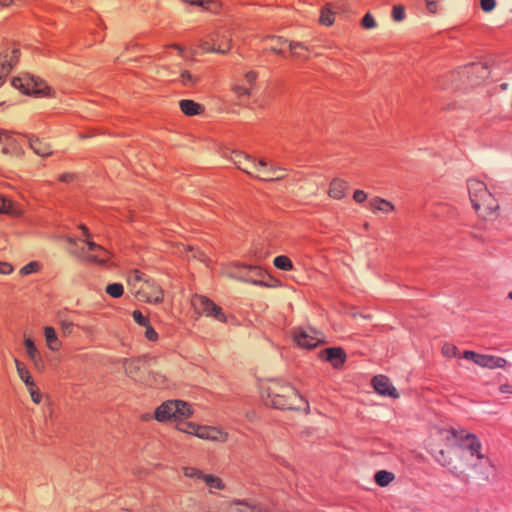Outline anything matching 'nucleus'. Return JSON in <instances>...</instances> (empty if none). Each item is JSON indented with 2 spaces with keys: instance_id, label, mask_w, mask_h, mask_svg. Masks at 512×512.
<instances>
[{
  "instance_id": "nucleus-1",
  "label": "nucleus",
  "mask_w": 512,
  "mask_h": 512,
  "mask_svg": "<svg viewBox=\"0 0 512 512\" xmlns=\"http://www.w3.org/2000/svg\"><path fill=\"white\" fill-rule=\"evenodd\" d=\"M262 397L267 405L276 409H301L303 397L290 384L281 380H269L262 387Z\"/></svg>"
},
{
  "instance_id": "nucleus-2",
  "label": "nucleus",
  "mask_w": 512,
  "mask_h": 512,
  "mask_svg": "<svg viewBox=\"0 0 512 512\" xmlns=\"http://www.w3.org/2000/svg\"><path fill=\"white\" fill-rule=\"evenodd\" d=\"M446 433V440L454 439L462 451L467 452L471 459H475V462L469 465L472 470L478 469L483 464L492 465L491 459L483 453L482 443L476 434L465 429H450Z\"/></svg>"
},
{
  "instance_id": "nucleus-3",
  "label": "nucleus",
  "mask_w": 512,
  "mask_h": 512,
  "mask_svg": "<svg viewBox=\"0 0 512 512\" xmlns=\"http://www.w3.org/2000/svg\"><path fill=\"white\" fill-rule=\"evenodd\" d=\"M467 189L472 206L478 216L483 219L495 218L499 205L485 183L477 179H469Z\"/></svg>"
},
{
  "instance_id": "nucleus-4",
  "label": "nucleus",
  "mask_w": 512,
  "mask_h": 512,
  "mask_svg": "<svg viewBox=\"0 0 512 512\" xmlns=\"http://www.w3.org/2000/svg\"><path fill=\"white\" fill-rule=\"evenodd\" d=\"M192 415L190 405L182 400H167L158 406L154 417L159 422L178 421Z\"/></svg>"
},
{
  "instance_id": "nucleus-5",
  "label": "nucleus",
  "mask_w": 512,
  "mask_h": 512,
  "mask_svg": "<svg viewBox=\"0 0 512 512\" xmlns=\"http://www.w3.org/2000/svg\"><path fill=\"white\" fill-rule=\"evenodd\" d=\"M224 274L230 278L252 283L254 285H266L263 280V271L255 264H241L234 262L227 267Z\"/></svg>"
},
{
  "instance_id": "nucleus-6",
  "label": "nucleus",
  "mask_w": 512,
  "mask_h": 512,
  "mask_svg": "<svg viewBox=\"0 0 512 512\" xmlns=\"http://www.w3.org/2000/svg\"><path fill=\"white\" fill-rule=\"evenodd\" d=\"M81 230V236L78 239H74L70 236H65V241L68 245V251L72 254L82 253H104L105 248L99 244H96L91 240V234L86 226H79Z\"/></svg>"
},
{
  "instance_id": "nucleus-7",
  "label": "nucleus",
  "mask_w": 512,
  "mask_h": 512,
  "mask_svg": "<svg viewBox=\"0 0 512 512\" xmlns=\"http://www.w3.org/2000/svg\"><path fill=\"white\" fill-rule=\"evenodd\" d=\"M156 362V357L145 355L135 359L124 360L123 368L128 377L144 384L149 368L156 364Z\"/></svg>"
},
{
  "instance_id": "nucleus-8",
  "label": "nucleus",
  "mask_w": 512,
  "mask_h": 512,
  "mask_svg": "<svg viewBox=\"0 0 512 512\" xmlns=\"http://www.w3.org/2000/svg\"><path fill=\"white\" fill-rule=\"evenodd\" d=\"M191 303L196 313L213 318L220 323L227 322V316L222 307L208 297L196 294L193 296Z\"/></svg>"
},
{
  "instance_id": "nucleus-9",
  "label": "nucleus",
  "mask_w": 512,
  "mask_h": 512,
  "mask_svg": "<svg viewBox=\"0 0 512 512\" xmlns=\"http://www.w3.org/2000/svg\"><path fill=\"white\" fill-rule=\"evenodd\" d=\"M12 85L16 89L21 90L26 94H37L42 96L50 95V87L38 77L32 75H25L23 77H15L12 80Z\"/></svg>"
},
{
  "instance_id": "nucleus-10",
  "label": "nucleus",
  "mask_w": 512,
  "mask_h": 512,
  "mask_svg": "<svg viewBox=\"0 0 512 512\" xmlns=\"http://www.w3.org/2000/svg\"><path fill=\"white\" fill-rule=\"evenodd\" d=\"M199 48L205 52L227 53L231 49V38L226 33L215 32L209 35L207 39L199 42Z\"/></svg>"
},
{
  "instance_id": "nucleus-11",
  "label": "nucleus",
  "mask_w": 512,
  "mask_h": 512,
  "mask_svg": "<svg viewBox=\"0 0 512 512\" xmlns=\"http://www.w3.org/2000/svg\"><path fill=\"white\" fill-rule=\"evenodd\" d=\"M20 58V50L16 46L5 47L0 51V86L5 82Z\"/></svg>"
},
{
  "instance_id": "nucleus-12",
  "label": "nucleus",
  "mask_w": 512,
  "mask_h": 512,
  "mask_svg": "<svg viewBox=\"0 0 512 512\" xmlns=\"http://www.w3.org/2000/svg\"><path fill=\"white\" fill-rule=\"evenodd\" d=\"M258 172L255 174V178L262 181H278L282 180L287 176L286 169L270 165L264 159H260L257 162Z\"/></svg>"
},
{
  "instance_id": "nucleus-13",
  "label": "nucleus",
  "mask_w": 512,
  "mask_h": 512,
  "mask_svg": "<svg viewBox=\"0 0 512 512\" xmlns=\"http://www.w3.org/2000/svg\"><path fill=\"white\" fill-rule=\"evenodd\" d=\"M294 339L299 346L307 349L314 348L324 341L323 334L313 328L298 330Z\"/></svg>"
},
{
  "instance_id": "nucleus-14",
  "label": "nucleus",
  "mask_w": 512,
  "mask_h": 512,
  "mask_svg": "<svg viewBox=\"0 0 512 512\" xmlns=\"http://www.w3.org/2000/svg\"><path fill=\"white\" fill-rule=\"evenodd\" d=\"M258 74L255 71H248L243 76V83H236L232 87L235 95L241 99L243 97L249 98L256 88Z\"/></svg>"
},
{
  "instance_id": "nucleus-15",
  "label": "nucleus",
  "mask_w": 512,
  "mask_h": 512,
  "mask_svg": "<svg viewBox=\"0 0 512 512\" xmlns=\"http://www.w3.org/2000/svg\"><path fill=\"white\" fill-rule=\"evenodd\" d=\"M169 77L170 82L187 88L195 87L200 82L199 75L186 69L179 72L171 71Z\"/></svg>"
},
{
  "instance_id": "nucleus-16",
  "label": "nucleus",
  "mask_w": 512,
  "mask_h": 512,
  "mask_svg": "<svg viewBox=\"0 0 512 512\" xmlns=\"http://www.w3.org/2000/svg\"><path fill=\"white\" fill-rule=\"evenodd\" d=\"M233 163L237 166L238 169L247 173L248 175L255 177V174L258 172L257 162L252 159L250 156L245 155L240 152H235L231 157Z\"/></svg>"
},
{
  "instance_id": "nucleus-17",
  "label": "nucleus",
  "mask_w": 512,
  "mask_h": 512,
  "mask_svg": "<svg viewBox=\"0 0 512 512\" xmlns=\"http://www.w3.org/2000/svg\"><path fill=\"white\" fill-rule=\"evenodd\" d=\"M372 384L377 393L384 396H389L392 398H398L397 390L394 386H392L388 377L383 375L375 376L372 379Z\"/></svg>"
},
{
  "instance_id": "nucleus-18",
  "label": "nucleus",
  "mask_w": 512,
  "mask_h": 512,
  "mask_svg": "<svg viewBox=\"0 0 512 512\" xmlns=\"http://www.w3.org/2000/svg\"><path fill=\"white\" fill-rule=\"evenodd\" d=\"M145 287L137 296L139 300L155 304L163 301V290L158 285L151 281Z\"/></svg>"
},
{
  "instance_id": "nucleus-19",
  "label": "nucleus",
  "mask_w": 512,
  "mask_h": 512,
  "mask_svg": "<svg viewBox=\"0 0 512 512\" xmlns=\"http://www.w3.org/2000/svg\"><path fill=\"white\" fill-rule=\"evenodd\" d=\"M151 281L145 278L144 273L135 269L132 270L128 275V286L130 291L137 297L141 293L145 285H148Z\"/></svg>"
},
{
  "instance_id": "nucleus-20",
  "label": "nucleus",
  "mask_w": 512,
  "mask_h": 512,
  "mask_svg": "<svg viewBox=\"0 0 512 512\" xmlns=\"http://www.w3.org/2000/svg\"><path fill=\"white\" fill-rule=\"evenodd\" d=\"M321 357L330 362L331 365L338 369L342 367L346 360V354L340 347L327 348L321 352Z\"/></svg>"
},
{
  "instance_id": "nucleus-21",
  "label": "nucleus",
  "mask_w": 512,
  "mask_h": 512,
  "mask_svg": "<svg viewBox=\"0 0 512 512\" xmlns=\"http://www.w3.org/2000/svg\"><path fill=\"white\" fill-rule=\"evenodd\" d=\"M28 144L31 150L40 157H48L53 154L51 144L35 135L28 136Z\"/></svg>"
},
{
  "instance_id": "nucleus-22",
  "label": "nucleus",
  "mask_w": 512,
  "mask_h": 512,
  "mask_svg": "<svg viewBox=\"0 0 512 512\" xmlns=\"http://www.w3.org/2000/svg\"><path fill=\"white\" fill-rule=\"evenodd\" d=\"M24 346L26 349V353H27L29 359L31 360V362L33 363L35 369L38 371H43L44 367H45L44 361L40 355V352L36 348L33 340L30 338L25 339Z\"/></svg>"
},
{
  "instance_id": "nucleus-23",
  "label": "nucleus",
  "mask_w": 512,
  "mask_h": 512,
  "mask_svg": "<svg viewBox=\"0 0 512 512\" xmlns=\"http://www.w3.org/2000/svg\"><path fill=\"white\" fill-rule=\"evenodd\" d=\"M507 361L506 359L498 356L493 355H486V354H479L477 357L476 365L488 368V369H495V368H504Z\"/></svg>"
},
{
  "instance_id": "nucleus-24",
  "label": "nucleus",
  "mask_w": 512,
  "mask_h": 512,
  "mask_svg": "<svg viewBox=\"0 0 512 512\" xmlns=\"http://www.w3.org/2000/svg\"><path fill=\"white\" fill-rule=\"evenodd\" d=\"M348 189V183L339 178H335L330 182L328 195L331 198L340 200L346 196V191Z\"/></svg>"
},
{
  "instance_id": "nucleus-25",
  "label": "nucleus",
  "mask_w": 512,
  "mask_h": 512,
  "mask_svg": "<svg viewBox=\"0 0 512 512\" xmlns=\"http://www.w3.org/2000/svg\"><path fill=\"white\" fill-rule=\"evenodd\" d=\"M368 208L373 213L382 212L385 214H388L395 210V206L390 201L380 197L371 198L368 202Z\"/></svg>"
},
{
  "instance_id": "nucleus-26",
  "label": "nucleus",
  "mask_w": 512,
  "mask_h": 512,
  "mask_svg": "<svg viewBox=\"0 0 512 512\" xmlns=\"http://www.w3.org/2000/svg\"><path fill=\"white\" fill-rule=\"evenodd\" d=\"M467 74L474 77V82L486 79L489 74V67L484 63H471L465 67Z\"/></svg>"
},
{
  "instance_id": "nucleus-27",
  "label": "nucleus",
  "mask_w": 512,
  "mask_h": 512,
  "mask_svg": "<svg viewBox=\"0 0 512 512\" xmlns=\"http://www.w3.org/2000/svg\"><path fill=\"white\" fill-rule=\"evenodd\" d=\"M179 107L187 116L200 115L204 112V107L201 104L189 99L181 100L179 102Z\"/></svg>"
},
{
  "instance_id": "nucleus-28",
  "label": "nucleus",
  "mask_w": 512,
  "mask_h": 512,
  "mask_svg": "<svg viewBox=\"0 0 512 512\" xmlns=\"http://www.w3.org/2000/svg\"><path fill=\"white\" fill-rule=\"evenodd\" d=\"M144 384L152 387H165L167 377L161 372L148 370Z\"/></svg>"
},
{
  "instance_id": "nucleus-29",
  "label": "nucleus",
  "mask_w": 512,
  "mask_h": 512,
  "mask_svg": "<svg viewBox=\"0 0 512 512\" xmlns=\"http://www.w3.org/2000/svg\"><path fill=\"white\" fill-rule=\"evenodd\" d=\"M286 42L287 40L280 36H268L264 39V46L267 50H270L277 54H282L281 47Z\"/></svg>"
},
{
  "instance_id": "nucleus-30",
  "label": "nucleus",
  "mask_w": 512,
  "mask_h": 512,
  "mask_svg": "<svg viewBox=\"0 0 512 512\" xmlns=\"http://www.w3.org/2000/svg\"><path fill=\"white\" fill-rule=\"evenodd\" d=\"M261 505H252L244 501L232 502L227 512H260Z\"/></svg>"
},
{
  "instance_id": "nucleus-31",
  "label": "nucleus",
  "mask_w": 512,
  "mask_h": 512,
  "mask_svg": "<svg viewBox=\"0 0 512 512\" xmlns=\"http://www.w3.org/2000/svg\"><path fill=\"white\" fill-rule=\"evenodd\" d=\"M44 336L47 342V346L52 351H57L61 347V343L58 340L55 329L47 326L44 328Z\"/></svg>"
},
{
  "instance_id": "nucleus-32",
  "label": "nucleus",
  "mask_w": 512,
  "mask_h": 512,
  "mask_svg": "<svg viewBox=\"0 0 512 512\" xmlns=\"http://www.w3.org/2000/svg\"><path fill=\"white\" fill-rule=\"evenodd\" d=\"M0 144L3 145L2 152L4 154H16L15 140L8 132H0Z\"/></svg>"
},
{
  "instance_id": "nucleus-33",
  "label": "nucleus",
  "mask_w": 512,
  "mask_h": 512,
  "mask_svg": "<svg viewBox=\"0 0 512 512\" xmlns=\"http://www.w3.org/2000/svg\"><path fill=\"white\" fill-rule=\"evenodd\" d=\"M0 213L19 216L22 214V210L15 206L10 200L0 196Z\"/></svg>"
},
{
  "instance_id": "nucleus-34",
  "label": "nucleus",
  "mask_w": 512,
  "mask_h": 512,
  "mask_svg": "<svg viewBox=\"0 0 512 512\" xmlns=\"http://www.w3.org/2000/svg\"><path fill=\"white\" fill-rule=\"evenodd\" d=\"M375 482L377 485L381 487L388 486L391 482L394 481L395 475L392 472L386 470L378 471L374 476Z\"/></svg>"
},
{
  "instance_id": "nucleus-35",
  "label": "nucleus",
  "mask_w": 512,
  "mask_h": 512,
  "mask_svg": "<svg viewBox=\"0 0 512 512\" xmlns=\"http://www.w3.org/2000/svg\"><path fill=\"white\" fill-rule=\"evenodd\" d=\"M209 440L210 441H215V442H220V443H225L228 441V433L227 432H224L223 430L217 428V427H212V426H209Z\"/></svg>"
},
{
  "instance_id": "nucleus-36",
  "label": "nucleus",
  "mask_w": 512,
  "mask_h": 512,
  "mask_svg": "<svg viewBox=\"0 0 512 512\" xmlns=\"http://www.w3.org/2000/svg\"><path fill=\"white\" fill-rule=\"evenodd\" d=\"M210 489H218L222 490L224 488V484L219 477H216L211 474H205L202 480Z\"/></svg>"
},
{
  "instance_id": "nucleus-37",
  "label": "nucleus",
  "mask_w": 512,
  "mask_h": 512,
  "mask_svg": "<svg viewBox=\"0 0 512 512\" xmlns=\"http://www.w3.org/2000/svg\"><path fill=\"white\" fill-rule=\"evenodd\" d=\"M14 362H15L18 376L25 383V385H28L29 382H34L29 371L25 367V365L22 362H20L18 359H15Z\"/></svg>"
},
{
  "instance_id": "nucleus-38",
  "label": "nucleus",
  "mask_w": 512,
  "mask_h": 512,
  "mask_svg": "<svg viewBox=\"0 0 512 512\" xmlns=\"http://www.w3.org/2000/svg\"><path fill=\"white\" fill-rule=\"evenodd\" d=\"M289 48H290V50L292 52V55L294 57H297V58H301V57L307 58L308 57L306 55V52L308 51L307 47L304 46L300 42H290L289 43Z\"/></svg>"
},
{
  "instance_id": "nucleus-39",
  "label": "nucleus",
  "mask_w": 512,
  "mask_h": 512,
  "mask_svg": "<svg viewBox=\"0 0 512 512\" xmlns=\"http://www.w3.org/2000/svg\"><path fill=\"white\" fill-rule=\"evenodd\" d=\"M320 23L325 26H331L335 21V14L329 8L325 7L321 10L319 19Z\"/></svg>"
},
{
  "instance_id": "nucleus-40",
  "label": "nucleus",
  "mask_w": 512,
  "mask_h": 512,
  "mask_svg": "<svg viewBox=\"0 0 512 512\" xmlns=\"http://www.w3.org/2000/svg\"><path fill=\"white\" fill-rule=\"evenodd\" d=\"M106 293L113 298H119L124 293L123 285L120 283H112L106 286Z\"/></svg>"
},
{
  "instance_id": "nucleus-41",
  "label": "nucleus",
  "mask_w": 512,
  "mask_h": 512,
  "mask_svg": "<svg viewBox=\"0 0 512 512\" xmlns=\"http://www.w3.org/2000/svg\"><path fill=\"white\" fill-rule=\"evenodd\" d=\"M26 387L29 391L32 401L35 404H39L42 400V394L40 393V390L36 386V384L34 382H29L28 385H26Z\"/></svg>"
},
{
  "instance_id": "nucleus-42",
  "label": "nucleus",
  "mask_w": 512,
  "mask_h": 512,
  "mask_svg": "<svg viewBox=\"0 0 512 512\" xmlns=\"http://www.w3.org/2000/svg\"><path fill=\"white\" fill-rule=\"evenodd\" d=\"M198 426L199 425L192 423V422H180L177 424L176 428H177V430H179L181 432L195 435L196 431L198 429Z\"/></svg>"
},
{
  "instance_id": "nucleus-43",
  "label": "nucleus",
  "mask_w": 512,
  "mask_h": 512,
  "mask_svg": "<svg viewBox=\"0 0 512 512\" xmlns=\"http://www.w3.org/2000/svg\"><path fill=\"white\" fill-rule=\"evenodd\" d=\"M183 474H184V476H186L188 478H192V479L200 480V481L202 480V478L204 476V472L195 467H184Z\"/></svg>"
},
{
  "instance_id": "nucleus-44",
  "label": "nucleus",
  "mask_w": 512,
  "mask_h": 512,
  "mask_svg": "<svg viewBox=\"0 0 512 512\" xmlns=\"http://www.w3.org/2000/svg\"><path fill=\"white\" fill-rule=\"evenodd\" d=\"M39 269H40V263L37 261H32L21 268L20 274L28 275V274L35 273V272L39 271Z\"/></svg>"
},
{
  "instance_id": "nucleus-45",
  "label": "nucleus",
  "mask_w": 512,
  "mask_h": 512,
  "mask_svg": "<svg viewBox=\"0 0 512 512\" xmlns=\"http://www.w3.org/2000/svg\"><path fill=\"white\" fill-rule=\"evenodd\" d=\"M274 265L282 270L292 269V262L290 258H274Z\"/></svg>"
},
{
  "instance_id": "nucleus-46",
  "label": "nucleus",
  "mask_w": 512,
  "mask_h": 512,
  "mask_svg": "<svg viewBox=\"0 0 512 512\" xmlns=\"http://www.w3.org/2000/svg\"><path fill=\"white\" fill-rule=\"evenodd\" d=\"M392 18L396 22H400L405 18V8L402 5H396L392 10Z\"/></svg>"
},
{
  "instance_id": "nucleus-47",
  "label": "nucleus",
  "mask_w": 512,
  "mask_h": 512,
  "mask_svg": "<svg viewBox=\"0 0 512 512\" xmlns=\"http://www.w3.org/2000/svg\"><path fill=\"white\" fill-rule=\"evenodd\" d=\"M457 353H458V348L453 344L446 343L442 347V354L445 357H455V356H457Z\"/></svg>"
},
{
  "instance_id": "nucleus-48",
  "label": "nucleus",
  "mask_w": 512,
  "mask_h": 512,
  "mask_svg": "<svg viewBox=\"0 0 512 512\" xmlns=\"http://www.w3.org/2000/svg\"><path fill=\"white\" fill-rule=\"evenodd\" d=\"M361 25L365 29H372L376 26V21L370 13H367L361 20Z\"/></svg>"
},
{
  "instance_id": "nucleus-49",
  "label": "nucleus",
  "mask_w": 512,
  "mask_h": 512,
  "mask_svg": "<svg viewBox=\"0 0 512 512\" xmlns=\"http://www.w3.org/2000/svg\"><path fill=\"white\" fill-rule=\"evenodd\" d=\"M132 316L134 321L141 326L145 327L149 324L148 319L139 310H135Z\"/></svg>"
},
{
  "instance_id": "nucleus-50",
  "label": "nucleus",
  "mask_w": 512,
  "mask_h": 512,
  "mask_svg": "<svg viewBox=\"0 0 512 512\" xmlns=\"http://www.w3.org/2000/svg\"><path fill=\"white\" fill-rule=\"evenodd\" d=\"M209 435V426H198L195 436L204 440H209Z\"/></svg>"
},
{
  "instance_id": "nucleus-51",
  "label": "nucleus",
  "mask_w": 512,
  "mask_h": 512,
  "mask_svg": "<svg viewBox=\"0 0 512 512\" xmlns=\"http://www.w3.org/2000/svg\"><path fill=\"white\" fill-rule=\"evenodd\" d=\"M184 3L190 4V5H197L204 7L205 9H209V6L213 3L211 0H181Z\"/></svg>"
},
{
  "instance_id": "nucleus-52",
  "label": "nucleus",
  "mask_w": 512,
  "mask_h": 512,
  "mask_svg": "<svg viewBox=\"0 0 512 512\" xmlns=\"http://www.w3.org/2000/svg\"><path fill=\"white\" fill-rule=\"evenodd\" d=\"M480 5H481V9L483 11L491 12L496 6V1L495 0H481Z\"/></svg>"
},
{
  "instance_id": "nucleus-53",
  "label": "nucleus",
  "mask_w": 512,
  "mask_h": 512,
  "mask_svg": "<svg viewBox=\"0 0 512 512\" xmlns=\"http://www.w3.org/2000/svg\"><path fill=\"white\" fill-rule=\"evenodd\" d=\"M74 324L70 321H61V330L64 335H70L73 332Z\"/></svg>"
},
{
  "instance_id": "nucleus-54",
  "label": "nucleus",
  "mask_w": 512,
  "mask_h": 512,
  "mask_svg": "<svg viewBox=\"0 0 512 512\" xmlns=\"http://www.w3.org/2000/svg\"><path fill=\"white\" fill-rule=\"evenodd\" d=\"M145 328H146L145 337L149 341H156L158 339V333L154 330V328L151 327L149 324L147 326H145Z\"/></svg>"
},
{
  "instance_id": "nucleus-55",
  "label": "nucleus",
  "mask_w": 512,
  "mask_h": 512,
  "mask_svg": "<svg viewBox=\"0 0 512 512\" xmlns=\"http://www.w3.org/2000/svg\"><path fill=\"white\" fill-rule=\"evenodd\" d=\"M353 200L357 203H363L367 200V193L363 190H355L353 193Z\"/></svg>"
},
{
  "instance_id": "nucleus-56",
  "label": "nucleus",
  "mask_w": 512,
  "mask_h": 512,
  "mask_svg": "<svg viewBox=\"0 0 512 512\" xmlns=\"http://www.w3.org/2000/svg\"><path fill=\"white\" fill-rule=\"evenodd\" d=\"M437 461L442 465V466H448L451 464V458H449L445 451L444 450H441L439 452V456L437 457Z\"/></svg>"
},
{
  "instance_id": "nucleus-57",
  "label": "nucleus",
  "mask_w": 512,
  "mask_h": 512,
  "mask_svg": "<svg viewBox=\"0 0 512 512\" xmlns=\"http://www.w3.org/2000/svg\"><path fill=\"white\" fill-rule=\"evenodd\" d=\"M427 9L430 13H437L439 0H425Z\"/></svg>"
},
{
  "instance_id": "nucleus-58",
  "label": "nucleus",
  "mask_w": 512,
  "mask_h": 512,
  "mask_svg": "<svg viewBox=\"0 0 512 512\" xmlns=\"http://www.w3.org/2000/svg\"><path fill=\"white\" fill-rule=\"evenodd\" d=\"M13 271V267L10 263L5 261H0V273L1 274H10Z\"/></svg>"
},
{
  "instance_id": "nucleus-59",
  "label": "nucleus",
  "mask_w": 512,
  "mask_h": 512,
  "mask_svg": "<svg viewBox=\"0 0 512 512\" xmlns=\"http://www.w3.org/2000/svg\"><path fill=\"white\" fill-rule=\"evenodd\" d=\"M478 355L479 354L474 351L467 350V351H464L462 357L467 360H471L476 364Z\"/></svg>"
},
{
  "instance_id": "nucleus-60",
  "label": "nucleus",
  "mask_w": 512,
  "mask_h": 512,
  "mask_svg": "<svg viewBox=\"0 0 512 512\" xmlns=\"http://www.w3.org/2000/svg\"><path fill=\"white\" fill-rule=\"evenodd\" d=\"M74 176L70 173H64L59 177V180L61 182H71L73 180Z\"/></svg>"
},
{
  "instance_id": "nucleus-61",
  "label": "nucleus",
  "mask_w": 512,
  "mask_h": 512,
  "mask_svg": "<svg viewBox=\"0 0 512 512\" xmlns=\"http://www.w3.org/2000/svg\"><path fill=\"white\" fill-rule=\"evenodd\" d=\"M166 48L176 49L180 55H182L183 51H184L183 47L179 46L178 44H172V45L167 46Z\"/></svg>"
},
{
  "instance_id": "nucleus-62",
  "label": "nucleus",
  "mask_w": 512,
  "mask_h": 512,
  "mask_svg": "<svg viewBox=\"0 0 512 512\" xmlns=\"http://www.w3.org/2000/svg\"><path fill=\"white\" fill-rule=\"evenodd\" d=\"M13 4V0H0V5L2 7H9Z\"/></svg>"
},
{
  "instance_id": "nucleus-63",
  "label": "nucleus",
  "mask_w": 512,
  "mask_h": 512,
  "mask_svg": "<svg viewBox=\"0 0 512 512\" xmlns=\"http://www.w3.org/2000/svg\"><path fill=\"white\" fill-rule=\"evenodd\" d=\"M183 249H184V252H188V251L192 252L193 251V248L190 246H187V247L183 246ZM177 253H183V251L179 250Z\"/></svg>"
},
{
  "instance_id": "nucleus-64",
  "label": "nucleus",
  "mask_w": 512,
  "mask_h": 512,
  "mask_svg": "<svg viewBox=\"0 0 512 512\" xmlns=\"http://www.w3.org/2000/svg\"><path fill=\"white\" fill-rule=\"evenodd\" d=\"M99 264L103 265L106 263V261L103 258H100L98 261Z\"/></svg>"
}]
</instances>
